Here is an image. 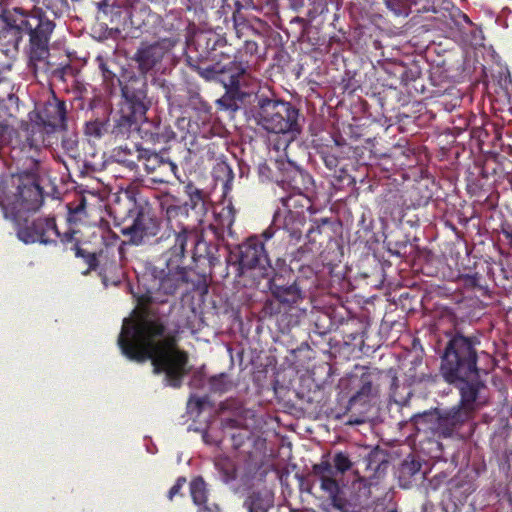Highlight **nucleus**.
Returning <instances> with one entry per match:
<instances>
[{
	"mask_svg": "<svg viewBox=\"0 0 512 512\" xmlns=\"http://www.w3.org/2000/svg\"><path fill=\"white\" fill-rule=\"evenodd\" d=\"M172 249L162 257L164 266H154L138 281L133 297L137 302L130 318H125L118 337L122 354L131 361H151L153 373L164 374L166 386L180 388L189 373L187 352L179 349L174 335H166V326L150 309L153 304H164L170 296L186 294L194 288L189 271L182 266L185 255L174 258Z\"/></svg>",
	"mask_w": 512,
	"mask_h": 512,
	"instance_id": "nucleus-1",
	"label": "nucleus"
},
{
	"mask_svg": "<svg viewBox=\"0 0 512 512\" xmlns=\"http://www.w3.org/2000/svg\"><path fill=\"white\" fill-rule=\"evenodd\" d=\"M446 337L440 353L439 374L444 382L458 389L459 403L443 412L436 410L419 415L422 422L431 424L430 429L443 438L453 437L476 411L480 391L486 387L479 365L481 359L488 356L481 348L479 335L455 330Z\"/></svg>",
	"mask_w": 512,
	"mask_h": 512,
	"instance_id": "nucleus-2",
	"label": "nucleus"
},
{
	"mask_svg": "<svg viewBox=\"0 0 512 512\" xmlns=\"http://www.w3.org/2000/svg\"><path fill=\"white\" fill-rule=\"evenodd\" d=\"M42 147V135L35 129L26 132L19 144L11 146V158L18 167V173L13 178L15 190L3 196L1 205L5 213L14 218L25 212L37 211L43 204V190L39 184Z\"/></svg>",
	"mask_w": 512,
	"mask_h": 512,
	"instance_id": "nucleus-3",
	"label": "nucleus"
},
{
	"mask_svg": "<svg viewBox=\"0 0 512 512\" xmlns=\"http://www.w3.org/2000/svg\"><path fill=\"white\" fill-rule=\"evenodd\" d=\"M8 2H0V31L15 28L29 35V55L32 61H41L49 54L48 44L55 24L50 19L58 17L53 2H48L46 10L36 8L31 14H26L21 8H7Z\"/></svg>",
	"mask_w": 512,
	"mask_h": 512,
	"instance_id": "nucleus-4",
	"label": "nucleus"
},
{
	"mask_svg": "<svg viewBox=\"0 0 512 512\" xmlns=\"http://www.w3.org/2000/svg\"><path fill=\"white\" fill-rule=\"evenodd\" d=\"M258 53V43L247 39L241 48L236 49L225 37L211 32L201 31L187 41L186 57L193 63L204 61L209 64L221 63L238 67L244 62V75L249 69L250 58ZM230 68V67H227Z\"/></svg>",
	"mask_w": 512,
	"mask_h": 512,
	"instance_id": "nucleus-5",
	"label": "nucleus"
},
{
	"mask_svg": "<svg viewBox=\"0 0 512 512\" xmlns=\"http://www.w3.org/2000/svg\"><path fill=\"white\" fill-rule=\"evenodd\" d=\"M245 113L266 132L285 136L284 151L302 132L300 110L289 101L254 94Z\"/></svg>",
	"mask_w": 512,
	"mask_h": 512,
	"instance_id": "nucleus-6",
	"label": "nucleus"
},
{
	"mask_svg": "<svg viewBox=\"0 0 512 512\" xmlns=\"http://www.w3.org/2000/svg\"><path fill=\"white\" fill-rule=\"evenodd\" d=\"M162 219L148 203H134L128 218L119 224L120 233L126 238L117 248L119 257L124 255V244L134 246L154 245L170 241V234L161 233Z\"/></svg>",
	"mask_w": 512,
	"mask_h": 512,
	"instance_id": "nucleus-7",
	"label": "nucleus"
},
{
	"mask_svg": "<svg viewBox=\"0 0 512 512\" xmlns=\"http://www.w3.org/2000/svg\"><path fill=\"white\" fill-rule=\"evenodd\" d=\"M189 67L205 81H213L223 84L225 94L217 101L218 105L225 110L237 111L243 104L253 101L252 94L243 92L240 88L241 78L244 76V62L238 67L221 65V63L209 64L204 61L193 63L186 57Z\"/></svg>",
	"mask_w": 512,
	"mask_h": 512,
	"instance_id": "nucleus-8",
	"label": "nucleus"
},
{
	"mask_svg": "<svg viewBox=\"0 0 512 512\" xmlns=\"http://www.w3.org/2000/svg\"><path fill=\"white\" fill-rule=\"evenodd\" d=\"M161 209L164 212L170 241L168 248L172 249L174 258L186 255L189 238H195L197 221L194 220L192 212L182 206L175 196H168L161 201Z\"/></svg>",
	"mask_w": 512,
	"mask_h": 512,
	"instance_id": "nucleus-9",
	"label": "nucleus"
},
{
	"mask_svg": "<svg viewBox=\"0 0 512 512\" xmlns=\"http://www.w3.org/2000/svg\"><path fill=\"white\" fill-rule=\"evenodd\" d=\"M275 236L272 227L265 229L261 235L250 236L238 246L237 252V275L244 276L248 272L258 277H267L274 269L265 249V242Z\"/></svg>",
	"mask_w": 512,
	"mask_h": 512,
	"instance_id": "nucleus-10",
	"label": "nucleus"
},
{
	"mask_svg": "<svg viewBox=\"0 0 512 512\" xmlns=\"http://www.w3.org/2000/svg\"><path fill=\"white\" fill-rule=\"evenodd\" d=\"M67 108L66 103L63 100L53 96L52 99L48 100L43 109L37 113L38 121L27 125L25 129L19 132L16 136L13 144H19L23 139L26 132H30V129L41 133L44 139V133L51 134L56 131H62L67 129Z\"/></svg>",
	"mask_w": 512,
	"mask_h": 512,
	"instance_id": "nucleus-11",
	"label": "nucleus"
},
{
	"mask_svg": "<svg viewBox=\"0 0 512 512\" xmlns=\"http://www.w3.org/2000/svg\"><path fill=\"white\" fill-rule=\"evenodd\" d=\"M98 10L111 14V21L142 29L149 23L150 9L145 2H97Z\"/></svg>",
	"mask_w": 512,
	"mask_h": 512,
	"instance_id": "nucleus-12",
	"label": "nucleus"
},
{
	"mask_svg": "<svg viewBox=\"0 0 512 512\" xmlns=\"http://www.w3.org/2000/svg\"><path fill=\"white\" fill-rule=\"evenodd\" d=\"M122 100L120 106H126L143 116L151 106L148 98V84L145 76H137L133 72H126L120 82Z\"/></svg>",
	"mask_w": 512,
	"mask_h": 512,
	"instance_id": "nucleus-13",
	"label": "nucleus"
},
{
	"mask_svg": "<svg viewBox=\"0 0 512 512\" xmlns=\"http://www.w3.org/2000/svg\"><path fill=\"white\" fill-rule=\"evenodd\" d=\"M17 237L25 244L55 245L59 230L54 217H38L20 225L17 229Z\"/></svg>",
	"mask_w": 512,
	"mask_h": 512,
	"instance_id": "nucleus-14",
	"label": "nucleus"
},
{
	"mask_svg": "<svg viewBox=\"0 0 512 512\" xmlns=\"http://www.w3.org/2000/svg\"><path fill=\"white\" fill-rule=\"evenodd\" d=\"M178 41V37L170 36L161 38L153 43L141 42L133 60L137 63L142 76H145L160 64L164 56L171 51Z\"/></svg>",
	"mask_w": 512,
	"mask_h": 512,
	"instance_id": "nucleus-15",
	"label": "nucleus"
},
{
	"mask_svg": "<svg viewBox=\"0 0 512 512\" xmlns=\"http://www.w3.org/2000/svg\"><path fill=\"white\" fill-rule=\"evenodd\" d=\"M211 110L212 107L198 92L189 91L184 105L187 116L179 118L178 125L186 127L187 133L196 136L200 133V123L205 125L209 122Z\"/></svg>",
	"mask_w": 512,
	"mask_h": 512,
	"instance_id": "nucleus-16",
	"label": "nucleus"
},
{
	"mask_svg": "<svg viewBox=\"0 0 512 512\" xmlns=\"http://www.w3.org/2000/svg\"><path fill=\"white\" fill-rule=\"evenodd\" d=\"M273 276L268 281V288L272 296L281 304L292 307L299 304L305 298V292L298 279L291 280L281 269L273 271Z\"/></svg>",
	"mask_w": 512,
	"mask_h": 512,
	"instance_id": "nucleus-17",
	"label": "nucleus"
},
{
	"mask_svg": "<svg viewBox=\"0 0 512 512\" xmlns=\"http://www.w3.org/2000/svg\"><path fill=\"white\" fill-rule=\"evenodd\" d=\"M306 224V216L302 211L286 212L283 219L280 213H276L272 227L276 233L281 234L282 240L289 244H297L303 235V228Z\"/></svg>",
	"mask_w": 512,
	"mask_h": 512,
	"instance_id": "nucleus-18",
	"label": "nucleus"
},
{
	"mask_svg": "<svg viewBox=\"0 0 512 512\" xmlns=\"http://www.w3.org/2000/svg\"><path fill=\"white\" fill-rule=\"evenodd\" d=\"M145 116L120 106L112 117L111 135L114 138H128L133 131H138Z\"/></svg>",
	"mask_w": 512,
	"mask_h": 512,
	"instance_id": "nucleus-19",
	"label": "nucleus"
},
{
	"mask_svg": "<svg viewBox=\"0 0 512 512\" xmlns=\"http://www.w3.org/2000/svg\"><path fill=\"white\" fill-rule=\"evenodd\" d=\"M276 183L290 192H306L312 184L311 176L293 162L288 160L287 167L280 175V179H276Z\"/></svg>",
	"mask_w": 512,
	"mask_h": 512,
	"instance_id": "nucleus-20",
	"label": "nucleus"
},
{
	"mask_svg": "<svg viewBox=\"0 0 512 512\" xmlns=\"http://www.w3.org/2000/svg\"><path fill=\"white\" fill-rule=\"evenodd\" d=\"M139 135L144 141L152 144H165L176 137L175 132L169 125L162 123L160 120L148 121L146 117L141 122Z\"/></svg>",
	"mask_w": 512,
	"mask_h": 512,
	"instance_id": "nucleus-21",
	"label": "nucleus"
},
{
	"mask_svg": "<svg viewBox=\"0 0 512 512\" xmlns=\"http://www.w3.org/2000/svg\"><path fill=\"white\" fill-rule=\"evenodd\" d=\"M184 193L187 195L188 200L181 203V205L186 206L192 212L195 221L202 222V217L207 210L204 191L192 182H189L184 186Z\"/></svg>",
	"mask_w": 512,
	"mask_h": 512,
	"instance_id": "nucleus-22",
	"label": "nucleus"
},
{
	"mask_svg": "<svg viewBox=\"0 0 512 512\" xmlns=\"http://www.w3.org/2000/svg\"><path fill=\"white\" fill-rule=\"evenodd\" d=\"M318 252L319 250L312 246L307 240L304 245L298 247L296 250L290 253V266L289 268H283V272L290 277L293 275L294 269L301 271L304 268H307L311 271L309 263L313 260L315 254Z\"/></svg>",
	"mask_w": 512,
	"mask_h": 512,
	"instance_id": "nucleus-23",
	"label": "nucleus"
},
{
	"mask_svg": "<svg viewBox=\"0 0 512 512\" xmlns=\"http://www.w3.org/2000/svg\"><path fill=\"white\" fill-rule=\"evenodd\" d=\"M373 374L365 372L360 377V387L357 392L351 396L348 402V408L351 409L357 404L365 405L371 398L377 396L378 390L374 386Z\"/></svg>",
	"mask_w": 512,
	"mask_h": 512,
	"instance_id": "nucleus-24",
	"label": "nucleus"
},
{
	"mask_svg": "<svg viewBox=\"0 0 512 512\" xmlns=\"http://www.w3.org/2000/svg\"><path fill=\"white\" fill-rule=\"evenodd\" d=\"M215 223L210 225L217 239H223L224 232L227 231L229 235H232V226L235 222V209L229 204L222 207L218 212L214 214Z\"/></svg>",
	"mask_w": 512,
	"mask_h": 512,
	"instance_id": "nucleus-25",
	"label": "nucleus"
},
{
	"mask_svg": "<svg viewBox=\"0 0 512 512\" xmlns=\"http://www.w3.org/2000/svg\"><path fill=\"white\" fill-rule=\"evenodd\" d=\"M72 249L74 250L75 256L77 258L83 259L84 263L87 265V269L83 272L84 275H87L91 271L96 270L100 259L108 257L110 253H112V256H114V248L110 246H106L105 249H101L98 253H96L87 251L77 242Z\"/></svg>",
	"mask_w": 512,
	"mask_h": 512,
	"instance_id": "nucleus-26",
	"label": "nucleus"
},
{
	"mask_svg": "<svg viewBox=\"0 0 512 512\" xmlns=\"http://www.w3.org/2000/svg\"><path fill=\"white\" fill-rule=\"evenodd\" d=\"M331 225L332 222L328 217L315 219L312 221V225L307 231V240L319 251L322 249L324 241L331 238L330 233L326 231L327 227Z\"/></svg>",
	"mask_w": 512,
	"mask_h": 512,
	"instance_id": "nucleus-27",
	"label": "nucleus"
},
{
	"mask_svg": "<svg viewBox=\"0 0 512 512\" xmlns=\"http://www.w3.org/2000/svg\"><path fill=\"white\" fill-rule=\"evenodd\" d=\"M447 6L444 8V12L442 13V19H440L443 22V25L449 29L451 32L458 31L461 32L463 30L464 24L472 25L471 20L469 17L463 13L459 8L454 7L450 4L452 2H445Z\"/></svg>",
	"mask_w": 512,
	"mask_h": 512,
	"instance_id": "nucleus-28",
	"label": "nucleus"
},
{
	"mask_svg": "<svg viewBox=\"0 0 512 512\" xmlns=\"http://www.w3.org/2000/svg\"><path fill=\"white\" fill-rule=\"evenodd\" d=\"M144 165V169L147 173H153L158 168H168L174 175L178 170L177 165L168 160H164L158 153L149 149H140V161Z\"/></svg>",
	"mask_w": 512,
	"mask_h": 512,
	"instance_id": "nucleus-29",
	"label": "nucleus"
},
{
	"mask_svg": "<svg viewBox=\"0 0 512 512\" xmlns=\"http://www.w3.org/2000/svg\"><path fill=\"white\" fill-rule=\"evenodd\" d=\"M189 242L194 246V257L205 258L210 265H215L219 262L218 245L205 241L199 231H196L195 238H189Z\"/></svg>",
	"mask_w": 512,
	"mask_h": 512,
	"instance_id": "nucleus-30",
	"label": "nucleus"
},
{
	"mask_svg": "<svg viewBox=\"0 0 512 512\" xmlns=\"http://www.w3.org/2000/svg\"><path fill=\"white\" fill-rule=\"evenodd\" d=\"M141 148L142 147L138 145H134L132 148H129L127 145L120 146L113 150L112 156L117 163L127 167L131 171H134L138 168Z\"/></svg>",
	"mask_w": 512,
	"mask_h": 512,
	"instance_id": "nucleus-31",
	"label": "nucleus"
},
{
	"mask_svg": "<svg viewBox=\"0 0 512 512\" xmlns=\"http://www.w3.org/2000/svg\"><path fill=\"white\" fill-rule=\"evenodd\" d=\"M189 488L192 501L197 506L198 512L211 511L208 506V489L204 479L201 476L195 477L190 482Z\"/></svg>",
	"mask_w": 512,
	"mask_h": 512,
	"instance_id": "nucleus-32",
	"label": "nucleus"
},
{
	"mask_svg": "<svg viewBox=\"0 0 512 512\" xmlns=\"http://www.w3.org/2000/svg\"><path fill=\"white\" fill-rule=\"evenodd\" d=\"M95 63L101 73L103 83L107 90L112 91L116 85H120L123 78H118L115 72L111 69V64L115 65V63L109 57L99 54L95 58Z\"/></svg>",
	"mask_w": 512,
	"mask_h": 512,
	"instance_id": "nucleus-33",
	"label": "nucleus"
},
{
	"mask_svg": "<svg viewBox=\"0 0 512 512\" xmlns=\"http://www.w3.org/2000/svg\"><path fill=\"white\" fill-rule=\"evenodd\" d=\"M244 505L249 512H267L273 505V497L268 491H253Z\"/></svg>",
	"mask_w": 512,
	"mask_h": 512,
	"instance_id": "nucleus-34",
	"label": "nucleus"
},
{
	"mask_svg": "<svg viewBox=\"0 0 512 512\" xmlns=\"http://www.w3.org/2000/svg\"><path fill=\"white\" fill-rule=\"evenodd\" d=\"M286 212L302 211L310 209L312 202L306 195V192H290L286 197L281 199Z\"/></svg>",
	"mask_w": 512,
	"mask_h": 512,
	"instance_id": "nucleus-35",
	"label": "nucleus"
},
{
	"mask_svg": "<svg viewBox=\"0 0 512 512\" xmlns=\"http://www.w3.org/2000/svg\"><path fill=\"white\" fill-rule=\"evenodd\" d=\"M320 481V488L326 492L332 501V505L339 510L344 507V502L339 496L340 487L334 476L318 478Z\"/></svg>",
	"mask_w": 512,
	"mask_h": 512,
	"instance_id": "nucleus-36",
	"label": "nucleus"
},
{
	"mask_svg": "<svg viewBox=\"0 0 512 512\" xmlns=\"http://www.w3.org/2000/svg\"><path fill=\"white\" fill-rule=\"evenodd\" d=\"M85 135L93 139H101L104 135L111 134V123L109 119H95L85 124Z\"/></svg>",
	"mask_w": 512,
	"mask_h": 512,
	"instance_id": "nucleus-37",
	"label": "nucleus"
},
{
	"mask_svg": "<svg viewBox=\"0 0 512 512\" xmlns=\"http://www.w3.org/2000/svg\"><path fill=\"white\" fill-rule=\"evenodd\" d=\"M210 391L213 393L224 394L234 387L231 377L227 373H219L208 379Z\"/></svg>",
	"mask_w": 512,
	"mask_h": 512,
	"instance_id": "nucleus-38",
	"label": "nucleus"
},
{
	"mask_svg": "<svg viewBox=\"0 0 512 512\" xmlns=\"http://www.w3.org/2000/svg\"><path fill=\"white\" fill-rule=\"evenodd\" d=\"M216 467L222 475L224 482L228 483L237 477V470L235 465L228 459L216 462Z\"/></svg>",
	"mask_w": 512,
	"mask_h": 512,
	"instance_id": "nucleus-39",
	"label": "nucleus"
},
{
	"mask_svg": "<svg viewBox=\"0 0 512 512\" xmlns=\"http://www.w3.org/2000/svg\"><path fill=\"white\" fill-rule=\"evenodd\" d=\"M421 469V463L412 459V460H405L401 464L399 468V478H407V477H413L416 475Z\"/></svg>",
	"mask_w": 512,
	"mask_h": 512,
	"instance_id": "nucleus-40",
	"label": "nucleus"
},
{
	"mask_svg": "<svg viewBox=\"0 0 512 512\" xmlns=\"http://www.w3.org/2000/svg\"><path fill=\"white\" fill-rule=\"evenodd\" d=\"M333 462L334 470L340 473H345L352 466V462L349 459L348 455L343 452H337L334 456Z\"/></svg>",
	"mask_w": 512,
	"mask_h": 512,
	"instance_id": "nucleus-41",
	"label": "nucleus"
},
{
	"mask_svg": "<svg viewBox=\"0 0 512 512\" xmlns=\"http://www.w3.org/2000/svg\"><path fill=\"white\" fill-rule=\"evenodd\" d=\"M313 473L317 478L329 477L335 475L333 465L327 461H321L319 464L313 466Z\"/></svg>",
	"mask_w": 512,
	"mask_h": 512,
	"instance_id": "nucleus-42",
	"label": "nucleus"
},
{
	"mask_svg": "<svg viewBox=\"0 0 512 512\" xmlns=\"http://www.w3.org/2000/svg\"><path fill=\"white\" fill-rule=\"evenodd\" d=\"M320 155L326 168L330 171L336 172L339 165V158L335 153H333L332 149L323 150Z\"/></svg>",
	"mask_w": 512,
	"mask_h": 512,
	"instance_id": "nucleus-43",
	"label": "nucleus"
},
{
	"mask_svg": "<svg viewBox=\"0 0 512 512\" xmlns=\"http://www.w3.org/2000/svg\"><path fill=\"white\" fill-rule=\"evenodd\" d=\"M15 130L5 121H0V146L12 143V136Z\"/></svg>",
	"mask_w": 512,
	"mask_h": 512,
	"instance_id": "nucleus-44",
	"label": "nucleus"
},
{
	"mask_svg": "<svg viewBox=\"0 0 512 512\" xmlns=\"http://www.w3.org/2000/svg\"><path fill=\"white\" fill-rule=\"evenodd\" d=\"M258 174L261 181H271L276 182V179H280V176L274 175L272 169L268 166L267 163H261L258 166Z\"/></svg>",
	"mask_w": 512,
	"mask_h": 512,
	"instance_id": "nucleus-45",
	"label": "nucleus"
},
{
	"mask_svg": "<svg viewBox=\"0 0 512 512\" xmlns=\"http://www.w3.org/2000/svg\"><path fill=\"white\" fill-rule=\"evenodd\" d=\"M312 8L308 9L307 16L310 20H314L318 15L327 10V2H309Z\"/></svg>",
	"mask_w": 512,
	"mask_h": 512,
	"instance_id": "nucleus-46",
	"label": "nucleus"
},
{
	"mask_svg": "<svg viewBox=\"0 0 512 512\" xmlns=\"http://www.w3.org/2000/svg\"><path fill=\"white\" fill-rule=\"evenodd\" d=\"M62 148L72 157H76L78 141L72 137L62 139Z\"/></svg>",
	"mask_w": 512,
	"mask_h": 512,
	"instance_id": "nucleus-47",
	"label": "nucleus"
},
{
	"mask_svg": "<svg viewBox=\"0 0 512 512\" xmlns=\"http://www.w3.org/2000/svg\"><path fill=\"white\" fill-rule=\"evenodd\" d=\"M223 429H240L243 425V421L236 418H224L221 421Z\"/></svg>",
	"mask_w": 512,
	"mask_h": 512,
	"instance_id": "nucleus-48",
	"label": "nucleus"
},
{
	"mask_svg": "<svg viewBox=\"0 0 512 512\" xmlns=\"http://www.w3.org/2000/svg\"><path fill=\"white\" fill-rule=\"evenodd\" d=\"M84 212H85V200L82 199V201L79 204H77V206L74 209L69 207V217H68V220L69 221H76L77 220L76 216L80 215V214H83Z\"/></svg>",
	"mask_w": 512,
	"mask_h": 512,
	"instance_id": "nucleus-49",
	"label": "nucleus"
},
{
	"mask_svg": "<svg viewBox=\"0 0 512 512\" xmlns=\"http://www.w3.org/2000/svg\"><path fill=\"white\" fill-rule=\"evenodd\" d=\"M186 479L184 477H179L175 484L170 488L168 492V498L172 500L174 496L179 494L180 490L182 489L183 485L185 484Z\"/></svg>",
	"mask_w": 512,
	"mask_h": 512,
	"instance_id": "nucleus-50",
	"label": "nucleus"
},
{
	"mask_svg": "<svg viewBox=\"0 0 512 512\" xmlns=\"http://www.w3.org/2000/svg\"><path fill=\"white\" fill-rule=\"evenodd\" d=\"M501 234L507 241V245L512 250V225L511 224H503L500 230Z\"/></svg>",
	"mask_w": 512,
	"mask_h": 512,
	"instance_id": "nucleus-51",
	"label": "nucleus"
},
{
	"mask_svg": "<svg viewBox=\"0 0 512 512\" xmlns=\"http://www.w3.org/2000/svg\"><path fill=\"white\" fill-rule=\"evenodd\" d=\"M246 438H247L246 434H244L240 431L237 433L231 434V440H232L233 447L235 449H238L239 447H241L244 444V441Z\"/></svg>",
	"mask_w": 512,
	"mask_h": 512,
	"instance_id": "nucleus-52",
	"label": "nucleus"
},
{
	"mask_svg": "<svg viewBox=\"0 0 512 512\" xmlns=\"http://www.w3.org/2000/svg\"><path fill=\"white\" fill-rule=\"evenodd\" d=\"M74 235H75V231L72 229H69L68 231H66L64 233L59 232L58 240L63 244H67V243L72 242V240L74 239Z\"/></svg>",
	"mask_w": 512,
	"mask_h": 512,
	"instance_id": "nucleus-53",
	"label": "nucleus"
},
{
	"mask_svg": "<svg viewBox=\"0 0 512 512\" xmlns=\"http://www.w3.org/2000/svg\"><path fill=\"white\" fill-rule=\"evenodd\" d=\"M398 388V378L393 376L390 383V397L394 399L396 403L399 401L396 399V390Z\"/></svg>",
	"mask_w": 512,
	"mask_h": 512,
	"instance_id": "nucleus-54",
	"label": "nucleus"
},
{
	"mask_svg": "<svg viewBox=\"0 0 512 512\" xmlns=\"http://www.w3.org/2000/svg\"><path fill=\"white\" fill-rule=\"evenodd\" d=\"M193 402L195 403V406L198 408V410L201 411L203 408V405L205 403V400L203 398H199V397L190 398L189 404H192Z\"/></svg>",
	"mask_w": 512,
	"mask_h": 512,
	"instance_id": "nucleus-55",
	"label": "nucleus"
},
{
	"mask_svg": "<svg viewBox=\"0 0 512 512\" xmlns=\"http://www.w3.org/2000/svg\"><path fill=\"white\" fill-rule=\"evenodd\" d=\"M226 169H227V172H228V175H229V179L227 180L225 186L227 187L229 182L233 180V172H232V169L229 167V166H226Z\"/></svg>",
	"mask_w": 512,
	"mask_h": 512,
	"instance_id": "nucleus-56",
	"label": "nucleus"
},
{
	"mask_svg": "<svg viewBox=\"0 0 512 512\" xmlns=\"http://www.w3.org/2000/svg\"><path fill=\"white\" fill-rule=\"evenodd\" d=\"M303 4H304V2H303V1H300V2H292V7H293L294 9H297L298 7H302V6H303Z\"/></svg>",
	"mask_w": 512,
	"mask_h": 512,
	"instance_id": "nucleus-57",
	"label": "nucleus"
},
{
	"mask_svg": "<svg viewBox=\"0 0 512 512\" xmlns=\"http://www.w3.org/2000/svg\"><path fill=\"white\" fill-rule=\"evenodd\" d=\"M235 4H236V6H237V10H240L241 8H246V7H248V5H242V3H241V2H239V1H236V2H235Z\"/></svg>",
	"mask_w": 512,
	"mask_h": 512,
	"instance_id": "nucleus-58",
	"label": "nucleus"
},
{
	"mask_svg": "<svg viewBox=\"0 0 512 512\" xmlns=\"http://www.w3.org/2000/svg\"><path fill=\"white\" fill-rule=\"evenodd\" d=\"M387 4V7L388 8H393L394 5L398 4L399 2H390V1H387L385 2Z\"/></svg>",
	"mask_w": 512,
	"mask_h": 512,
	"instance_id": "nucleus-59",
	"label": "nucleus"
},
{
	"mask_svg": "<svg viewBox=\"0 0 512 512\" xmlns=\"http://www.w3.org/2000/svg\"><path fill=\"white\" fill-rule=\"evenodd\" d=\"M243 28H246L247 30L253 32V33H256V31L254 29H252L251 27L249 26H243Z\"/></svg>",
	"mask_w": 512,
	"mask_h": 512,
	"instance_id": "nucleus-60",
	"label": "nucleus"
},
{
	"mask_svg": "<svg viewBox=\"0 0 512 512\" xmlns=\"http://www.w3.org/2000/svg\"><path fill=\"white\" fill-rule=\"evenodd\" d=\"M246 4H252V8L258 9V5H254V2H246Z\"/></svg>",
	"mask_w": 512,
	"mask_h": 512,
	"instance_id": "nucleus-61",
	"label": "nucleus"
},
{
	"mask_svg": "<svg viewBox=\"0 0 512 512\" xmlns=\"http://www.w3.org/2000/svg\"><path fill=\"white\" fill-rule=\"evenodd\" d=\"M471 279V283L472 284H475V281H476V276H472V277H469Z\"/></svg>",
	"mask_w": 512,
	"mask_h": 512,
	"instance_id": "nucleus-62",
	"label": "nucleus"
},
{
	"mask_svg": "<svg viewBox=\"0 0 512 512\" xmlns=\"http://www.w3.org/2000/svg\"><path fill=\"white\" fill-rule=\"evenodd\" d=\"M235 28H236L237 34H239L240 33V29H239V25L236 22H235Z\"/></svg>",
	"mask_w": 512,
	"mask_h": 512,
	"instance_id": "nucleus-63",
	"label": "nucleus"
},
{
	"mask_svg": "<svg viewBox=\"0 0 512 512\" xmlns=\"http://www.w3.org/2000/svg\"><path fill=\"white\" fill-rule=\"evenodd\" d=\"M268 306H269V303H268V302H266V303H265V309H268Z\"/></svg>",
	"mask_w": 512,
	"mask_h": 512,
	"instance_id": "nucleus-64",
	"label": "nucleus"
}]
</instances>
